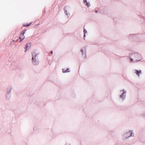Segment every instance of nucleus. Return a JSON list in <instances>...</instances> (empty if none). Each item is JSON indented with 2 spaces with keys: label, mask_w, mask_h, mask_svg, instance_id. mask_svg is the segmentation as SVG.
Instances as JSON below:
<instances>
[{
  "label": "nucleus",
  "mask_w": 145,
  "mask_h": 145,
  "mask_svg": "<svg viewBox=\"0 0 145 145\" xmlns=\"http://www.w3.org/2000/svg\"><path fill=\"white\" fill-rule=\"evenodd\" d=\"M130 62H137L141 61L142 57V55L138 53H132L129 54Z\"/></svg>",
  "instance_id": "nucleus-1"
},
{
  "label": "nucleus",
  "mask_w": 145,
  "mask_h": 145,
  "mask_svg": "<svg viewBox=\"0 0 145 145\" xmlns=\"http://www.w3.org/2000/svg\"><path fill=\"white\" fill-rule=\"evenodd\" d=\"M134 136L135 134L133 131V130H129L124 133L122 135V138L123 139H127Z\"/></svg>",
  "instance_id": "nucleus-2"
},
{
  "label": "nucleus",
  "mask_w": 145,
  "mask_h": 145,
  "mask_svg": "<svg viewBox=\"0 0 145 145\" xmlns=\"http://www.w3.org/2000/svg\"><path fill=\"white\" fill-rule=\"evenodd\" d=\"M127 92V91L124 89L120 90L119 93L120 94L119 95V97L122 101H124L125 99L126 96Z\"/></svg>",
  "instance_id": "nucleus-3"
},
{
  "label": "nucleus",
  "mask_w": 145,
  "mask_h": 145,
  "mask_svg": "<svg viewBox=\"0 0 145 145\" xmlns=\"http://www.w3.org/2000/svg\"><path fill=\"white\" fill-rule=\"evenodd\" d=\"M80 52L82 53V56L83 58H85L86 57V48L85 47L82 48L80 50Z\"/></svg>",
  "instance_id": "nucleus-4"
},
{
  "label": "nucleus",
  "mask_w": 145,
  "mask_h": 145,
  "mask_svg": "<svg viewBox=\"0 0 145 145\" xmlns=\"http://www.w3.org/2000/svg\"><path fill=\"white\" fill-rule=\"evenodd\" d=\"M39 53V51L37 50H33L32 53V58H37V57Z\"/></svg>",
  "instance_id": "nucleus-5"
},
{
  "label": "nucleus",
  "mask_w": 145,
  "mask_h": 145,
  "mask_svg": "<svg viewBox=\"0 0 145 145\" xmlns=\"http://www.w3.org/2000/svg\"><path fill=\"white\" fill-rule=\"evenodd\" d=\"M134 73L138 77L140 78V75L142 74V71L140 70L135 69Z\"/></svg>",
  "instance_id": "nucleus-6"
},
{
  "label": "nucleus",
  "mask_w": 145,
  "mask_h": 145,
  "mask_svg": "<svg viewBox=\"0 0 145 145\" xmlns=\"http://www.w3.org/2000/svg\"><path fill=\"white\" fill-rule=\"evenodd\" d=\"M32 62L34 65H37L39 63V61L37 58L32 59Z\"/></svg>",
  "instance_id": "nucleus-7"
},
{
  "label": "nucleus",
  "mask_w": 145,
  "mask_h": 145,
  "mask_svg": "<svg viewBox=\"0 0 145 145\" xmlns=\"http://www.w3.org/2000/svg\"><path fill=\"white\" fill-rule=\"evenodd\" d=\"M83 2L84 4L88 8L91 5L90 2L88 1L87 0H83Z\"/></svg>",
  "instance_id": "nucleus-8"
},
{
  "label": "nucleus",
  "mask_w": 145,
  "mask_h": 145,
  "mask_svg": "<svg viewBox=\"0 0 145 145\" xmlns=\"http://www.w3.org/2000/svg\"><path fill=\"white\" fill-rule=\"evenodd\" d=\"M5 96L7 99L8 100L9 99L11 96V93H7L5 95Z\"/></svg>",
  "instance_id": "nucleus-9"
},
{
  "label": "nucleus",
  "mask_w": 145,
  "mask_h": 145,
  "mask_svg": "<svg viewBox=\"0 0 145 145\" xmlns=\"http://www.w3.org/2000/svg\"><path fill=\"white\" fill-rule=\"evenodd\" d=\"M24 38L25 37L24 35V34H22V33H21L19 37V39L21 40H22L24 39Z\"/></svg>",
  "instance_id": "nucleus-10"
},
{
  "label": "nucleus",
  "mask_w": 145,
  "mask_h": 145,
  "mask_svg": "<svg viewBox=\"0 0 145 145\" xmlns=\"http://www.w3.org/2000/svg\"><path fill=\"white\" fill-rule=\"evenodd\" d=\"M31 46V44L30 43H27L26 45L25 48L26 49H29Z\"/></svg>",
  "instance_id": "nucleus-11"
},
{
  "label": "nucleus",
  "mask_w": 145,
  "mask_h": 145,
  "mask_svg": "<svg viewBox=\"0 0 145 145\" xmlns=\"http://www.w3.org/2000/svg\"><path fill=\"white\" fill-rule=\"evenodd\" d=\"M64 12L66 14V15L68 16V17H69V16H70V14L68 13L67 11V10H65Z\"/></svg>",
  "instance_id": "nucleus-12"
},
{
  "label": "nucleus",
  "mask_w": 145,
  "mask_h": 145,
  "mask_svg": "<svg viewBox=\"0 0 145 145\" xmlns=\"http://www.w3.org/2000/svg\"><path fill=\"white\" fill-rule=\"evenodd\" d=\"M31 24V23H30L29 24H25L24 25V26L25 27H27L30 25Z\"/></svg>",
  "instance_id": "nucleus-13"
},
{
  "label": "nucleus",
  "mask_w": 145,
  "mask_h": 145,
  "mask_svg": "<svg viewBox=\"0 0 145 145\" xmlns=\"http://www.w3.org/2000/svg\"><path fill=\"white\" fill-rule=\"evenodd\" d=\"M11 89H9V90H7V93H11Z\"/></svg>",
  "instance_id": "nucleus-14"
},
{
  "label": "nucleus",
  "mask_w": 145,
  "mask_h": 145,
  "mask_svg": "<svg viewBox=\"0 0 145 145\" xmlns=\"http://www.w3.org/2000/svg\"><path fill=\"white\" fill-rule=\"evenodd\" d=\"M62 72L63 73L66 72V70H65L64 69H62Z\"/></svg>",
  "instance_id": "nucleus-15"
},
{
  "label": "nucleus",
  "mask_w": 145,
  "mask_h": 145,
  "mask_svg": "<svg viewBox=\"0 0 145 145\" xmlns=\"http://www.w3.org/2000/svg\"><path fill=\"white\" fill-rule=\"evenodd\" d=\"M66 72H70L69 69V68H67V69L66 70Z\"/></svg>",
  "instance_id": "nucleus-16"
},
{
  "label": "nucleus",
  "mask_w": 145,
  "mask_h": 145,
  "mask_svg": "<svg viewBox=\"0 0 145 145\" xmlns=\"http://www.w3.org/2000/svg\"><path fill=\"white\" fill-rule=\"evenodd\" d=\"M65 145H71V144L70 143L68 142H66L65 143Z\"/></svg>",
  "instance_id": "nucleus-17"
},
{
  "label": "nucleus",
  "mask_w": 145,
  "mask_h": 145,
  "mask_svg": "<svg viewBox=\"0 0 145 145\" xmlns=\"http://www.w3.org/2000/svg\"><path fill=\"white\" fill-rule=\"evenodd\" d=\"M84 34H85L87 33V31L85 29H84Z\"/></svg>",
  "instance_id": "nucleus-18"
},
{
  "label": "nucleus",
  "mask_w": 145,
  "mask_h": 145,
  "mask_svg": "<svg viewBox=\"0 0 145 145\" xmlns=\"http://www.w3.org/2000/svg\"><path fill=\"white\" fill-rule=\"evenodd\" d=\"M26 31V30H25V31L23 33H22V34H24H24H25V31Z\"/></svg>",
  "instance_id": "nucleus-19"
},
{
  "label": "nucleus",
  "mask_w": 145,
  "mask_h": 145,
  "mask_svg": "<svg viewBox=\"0 0 145 145\" xmlns=\"http://www.w3.org/2000/svg\"><path fill=\"white\" fill-rule=\"evenodd\" d=\"M51 54H53V51H51Z\"/></svg>",
  "instance_id": "nucleus-20"
},
{
  "label": "nucleus",
  "mask_w": 145,
  "mask_h": 145,
  "mask_svg": "<svg viewBox=\"0 0 145 145\" xmlns=\"http://www.w3.org/2000/svg\"><path fill=\"white\" fill-rule=\"evenodd\" d=\"M84 37H85V34H84Z\"/></svg>",
  "instance_id": "nucleus-21"
},
{
  "label": "nucleus",
  "mask_w": 145,
  "mask_h": 145,
  "mask_svg": "<svg viewBox=\"0 0 145 145\" xmlns=\"http://www.w3.org/2000/svg\"><path fill=\"white\" fill-rule=\"evenodd\" d=\"M95 12L96 13H97V10H96L95 11Z\"/></svg>",
  "instance_id": "nucleus-22"
},
{
  "label": "nucleus",
  "mask_w": 145,
  "mask_h": 145,
  "mask_svg": "<svg viewBox=\"0 0 145 145\" xmlns=\"http://www.w3.org/2000/svg\"><path fill=\"white\" fill-rule=\"evenodd\" d=\"M22 40H20V42H21V41H22Z\"/></svg>",
  "instance_id": "nucleus-23"
},
{
  "label": "nucleus",
  "mask_w": 145,
  "mask_h": 145,
  "mask_svg": "<svg viewBox=\"0 0 145 145\" xmlns=\"http://www.w3.org/2000/svg\"><path fill=\"white\" fill-rule=\"evenodd\" d=\"M26 51H27V50H25V52H26Z\"/></svg>",
  "instance_id": "nucleus-24"
}]
</instances>
